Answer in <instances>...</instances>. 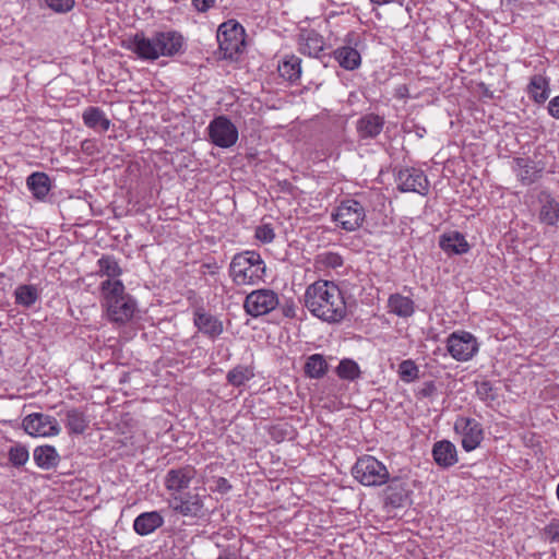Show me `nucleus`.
Segmentation results:
<instances>
[{"mask_svg": "<svg viewBox=\"0 0 559 559\" xmlns=\"http://www.w3.org/2000/svg\"><path fill=\"white\" fill-rule=\"evenodd\" d=\"M102 306L109 321L126 324L138 310L135 299L126 293L120 280H105L100 283Z\"/></svg>", "mask_w": 559, "mask_h": 559, "instance_id": "nucleus-2", "label": "nucleus"}, {"mask_svg": "<svg viewBox=\"0 0 559 559\" xmlns=\"http://www.w3.org/2000/svg\"><path fill=\"white\" fill-rule=\"evenodd\" d=\"M85 428V420L81 414L72 412V432H82Z\"/></svg>", "mask_w": 559, "mask_h": 559, "instance_id": "nucleus-44", "label": "nucleus"}, {"mask_svg": "<svg viewBox=\"0 0 559 559\" xmlns=\"http://www.w3.org/2000/svg\"><path fill=\"white\" fill-rule=\"evenodd\" d=\"M539 221L546 225L555 226L559 219V202L550 195L540 200Z\"/></svg>", "mask_w": 559, "mask_h": 559, "instance_id": "nucleus-27", "label": "nucleus"}, {"mask_svg": "<svg viewBox=\"0 0 559 559\" xmlns=\"http://www.w3.org/2000/svg\"><path fill=\"white\" fill-rule=\"evenodd\" d=\"M332 219L345 231H356L366 221V210L359 201L346 199L332 213Z\"/></svg>", "mask_w": 559, "mask_h": 559, "instance_id": "nucleus-6", "label": "nucleus"}, {"mask_svg": "<svg viewBox=\"0 0 559 559\" xmlns=\"http://www.w3.org/2000/svg\"><path fill=\"white\" fill-rule=\"evenodd\" d=\"M344 260L337 252L325 251L314 258V266L319 270L337 269L343 266Z\"/></svg>", "mask_w": 559, "mask_h": 559, "instance_id": "nucleus-37", "label": "nucleus"}, {"mask_svg": "<svg viewBox=\"0 0 559 559\" xmlns=\"http://www.w3.org/2000/svg\"><path fill=\"white\" fill-rule=\"evenodd\" d=\"M27 186L37 199H43L49 192V178L44 173H34L27 178Z\"/></svg>", "mask_w": 559, "mask_h": 559, "instance_id": "nucleus-35", "label": "nucleus"}, {"mask_svg": "<svg viewBox=\"0 0 559 559\" xmlns=\"http://www.w3.org/2000/svg\"><path fill=\"white\" fill-rule=\"evenodd\" d=\"M278 296L271 289H257L247 295L243 308L251 317L270 313L278 306Z\"/></svg>", "mask_w": 559, "mask_h": 559, "instance_id": "nucleus-9", "label": "nucleus"}, {"mask_svg": "<svg viewBox=\"0 0 559 559\" xmlns=\"http://www.w3.org/2000/svg\"><path fill=\"white\" fill-rule=\"evenodd\" d=\"M97 265L98 270L96 271V274L99 276H106L107 280H118L122 274L121 266L112 255H103L98 259Z\"/></svg>", "mask_w": 559, "mask_h": 559, "instance_id": "nucleus-29", "label": "nucleus"}, {"mask_svg": "<svg viewBox=\"0 0 559 559\" xmlns=\"http://www.w3.org/2000/svg\"><path fill=\"white\" fill-rule=\"evenodd\" d=\"M197 471L191 465L169 469L164 478V485L169 492V497L187 491Z\"/></svg>", "mask_w": 559, "mask_h": 559, "instance_id": "nucleus-12", "label": "nucleus"}, {"mask_svg": "<svg viewBox=\"0 0 559 559\" xmlns=\"http://www.w3.org/2000/svg\"><path fill=\"white\" fill-rule=\"evenodd\" d=\"M84 123L94 130L105 132L109 129L110 120L98 107H88L83 114Z\"/></svg>", "mask_w": 559, "mask_h": 559, "instance_id": "nucleus-26", "label": "nucleus"}, {"mask_svg": "<svg viewBox=\"0 0 559 559\" xmlns=\"http://www.w3.org/2000/svg\"><path fill=\"white\" fill-rule=\"evenodd\" d=\"M385 119L383 116L368 112L362 115L356 122V132L360 141L376 139L383 130Z\"/></svg>", "mask_w": 559, "mask_h": 559, "instance_id": "nucleus-15", "label": "nucleus"}, {"mask_svg": "<svg viewBox=\"0 0 559 559\" xmlns=\"http://www.w3.org/2000/svg\"><path fill=\"white\" fill-rule=\"evenodd\" d=\"M354 36H355V34H348L347 35V43L348 44H352V38L350 37H354Z\"/></svg>", "mask_w": 559, "mask_h": 559, "instance_id": "nucleus-50", "label": "nucleus"}, {"mask_svg": "<svg viewBox=\"0 0 559 559\" xmlns=\"http://www.w3.org/2000/svg\"><path fill=\"white\" fill-rule=\"evenodd\" d=\"M265 269L260 253L243 251L234 255L229 264V275L238 286L254 285L263 280Z\"/></svg>", "mask_w": 559, "mask_h": 559, "instance_id": "nucleus-3", "label": "nucleus"}, {"mask_svg": "<svg viewBox=\"0 0 559 559\" xmlns=\"http://www.w3.org/2000/svg\"><path fill=\"white\" fill-rule=\"evenodd\" d=\"M476 385V394L481 401H493L496 399V394L493 392V388L490 381L481 380L475 383Z\"/></svg>", "mask_w": 559, "mask_h": 559, "instance_id": "nucleus-41", "label": "nucleus"}, {"mask_svg": "<svg viewBox=\"0 0 559 559\" xmlns=\"http://www.w3.org/2000/svg\"><path fill=\"white\" fill-rule=\"evenodd\" d=\"M447 348L455 360L467 361L477 353L478 344L468 332H453L447 340Z\"/></svg>", "mask_w": 559, "mask_h": 559, "instance_id": "nucleus-10", "label": "nucleus"}, {"mask_svg": "<svg viewBox=\"0 0 559 559\" xmlns=\"http://www.w3.org/2000/svg\"><path fill=\"white\" fill-rule=\"evenodd\" d=\"M156 41L159 57H171L181 50L183 37L176 31L156 32Z\"/></svg>", "mask_w": 559, "mask_h": 559, "instance_id": "nucleus-18", "label": "nucleus"}, {"mask_svg": "<svg viewBox=\"0 0 559 559\" xmlns=\"http://www.w3.org/2000/svg\"><path fill=\"white\" fill-rule=\"evenodd\" d=\"M439 246L448 254H463L469 250L468 242L459 231H450L440 236Z\"/></svg>", "mask_w": 559, "mask_h": 559, "instance_id": "nucleus-21", "label": "nucleus"}, {"mask_svg": "<svg viewBox=\"0 0 559 559\" xmlns=\"http://www.w3.org/2000/svg\"><path fill=\"white\" fill-rule=\"evenodd\" d=\"M164 516L158 511L143 512L133 521V530L141 536L154 533L164 525Z\"/></svg>", "mask_w": 559, "mask_h": 559, "instance_id": "nucleus-19", "label": "nucleus"}, {"mask_svg": "<svg viewBox=\"0 0 559 559\" xmlns=\"http://www.w3.org/2000/svg\"><path fill=\"white\" fill-rule=\"evenodd\" d=\"M557 497L559 499V484H558V487H557Z\"/></svg>", "mask_w": 559, "mask_h": 559, "instance_id": "nucleus-51", "label": "nucleus"}, {"mask_svg": "<svg viewBox=\"0 0 559 559\" xmlns=\"http://www.w3.org/2000/svg\"><path fill=\"white\" fill-rule=\"evenodd\" d=\"M254 377L253 368L250 366L238 365L227 372V382L236 388L245 385Z\"/></svg>", "mask_w": 559, "mask_h": 559, "instance_id": "nucleus-34", "label": "nucleus"}, {"mask_svg": "<svg viewBox=\"0 0 559 559\" xmlns=\"http://www.w3.org/2000/svg\"><path fill=\"white\" fill-rule=\"evenodd\" d=\"M333 56L338 64L345 70H355L361 63L360 53L356 48L349 45L340 47L333 51Z\"/></svg>", "mask_w": 559, "mask_h": 559, "instance_id": "nucleus-25", "label": "nucleus"}, {"mask_svg": "<svg viewBox=\"0 0 559 559\" xmlns=\"http://www.w3.org/2000/svg\"><path fill=\"white\" fill-rule=\"evenodd\" d=\"M454 430L462 436V447L467 452L475 450L484 439L481 425L474 418L459 417Z\"/></svg>", "mask_w": 559, "mask_h": 559, "instance_id": "nucleus-11", "label": "nucleus"}, {"mask_svg": "<svg viewBox=\"0 0 559 559\" xmlns=\"http://www.w3.org/2000/svg\"><path fill=\"white\" fill-rule=\"evenodd\" d=\"M352 474L364 486H381L388 483L390 474L383 463L371 455L359 457Z\"/></svg>", "mask_w": 559, "mask_h": 559, "instance_id": "nucleus-5", "label": "nucleus"}, {"mask_svg": "<svg viewBox=\"0 0 559 559\" xmlns=\"http://www.w3.org/2000/svg\"><path fill=\"white\" fill-rule=\"evenodd\" d=\"M300 62V58L294 55L286 57L283 62L278 64L280 75L290 82L297 81L301 74Z\"/></svg>", "mask_w": 559, "mask_h": 559, "instance_id": "nucleus-30", "label": "nucleus"}, {"mask_svg": "<svg viewBox=\"0 0 559 559\" xmlns=\"http://www.w3.org/2000/svg\"><path fill=\"white\" fill-rule=\"evenodd\" d=\"M207 131L211 142L222 148L231 147L238 140L237 127L225 116L214 118Z\"/></svg>", "mask_w": 559, "mask_h": 559, "instance_id": "nucleus-7", "label": "nucleus"}, {"mask_svg": "<svg viewBox=\"0 0 559 559\" xmlns=\"http://www.w3.org/2000/svg\"><path fill=\"white\" fill-rule=\"evenodd\" d=\"M254 236L259 241L263 243H269L273 241L275 234L274 229L270 224H263L255 228Z\"/></svg>", "mask_w": 559, "mask_h": 559, "instance_id": "nucleus-42", "label": "nucleus"}, {"mask_svg": "<svg viewBox=\"0 0 559 559\" xmlns=\"http://www.w3.org/2000/svg\"><path fill=\"white\" fill-rule=\"evenodd\" d=\"M432 456L436 464L443 468L451 467L457 462L456 448L448 440L438 441L433 444Z\"/></svg>", "mask_w": 559, "mask_h": 559, "instance_id": "nucleus-20", "label": "nucleus"}, {"mask_svg": "<svg viewBox=\"0 0 559 559\" xmlns=\"http://www.w3.org/2000/svg\"><path fill=\"white\" fill-rule=\"evenodd\" d=\"M35 463L41 468H51L58 463V454L50 445L37 447L33 453Z\"/></svg>", "mask_w": 559, "mask_h": 559, "instance_id": "nucleus-31", "label": "nucleus"}, {"mask_svg": "<svg viewBox=\"0 0 559 559\" xmlns=\"http://www.w3.org/2000/svg\"><path fill=\"white\" fill-rule=\"evenodd\" d=\"M336 374L347 381H355L360 378L361 371L358 364L349 358H344L336 367Z\"/></svg>", "mask_w": 559, "mask_h": 559, "instance_id": "nucleus-38", "label": "nucleus"}, {"mask_svg": "<svg viewBox=\"0 0 559 559\" xmlns=\"http://www.w3.org/2000/svg\"><path fill=\"white\" fill-rule=\"evenodd\" d=\"M399 374L404 382H413L419 378V369L413 360H403L399 366Z\"/></svg>", "mask_w": 559, "mask_h": 559, "instance_id": "nucleus-40", "label": "nucleus"}, {"mask_svg": "<svg viewBox=\"0 0 559 559\" xmlns=\"http://www.w3.org/2000/svg\"><path fill=\"white\" fill-rule=\"evenodd\" d=\"M46 3L57 12H67L70 10V0H46Z\"/></svg>", "mask_w": 559, "mask_h": 559, "instance_id": "nucleus-43", "label": "nucleus"}, {"mask_svg": "<svg viewBox=\"0 0 559 559\" xmlns=\"http://www.w3.org/2000/svg\"><path fill=\"white\" fill-rule=\"evenodd\" d=\"M528 93L536 103H544L549 97V82L543 75H534L528 84Z\"/></svg>", "mask_w": 559, "mask_h": 559, "instance_id": "nucleus-32", "label": "nucleus"}, {"mask_svg": "<svg viewBox=\"0 0 559 559\" xmlns=\"http://www.w3.org/2000/svg\"><path fill=\"white\" fill-rule=\"evenodd\" d=\"M230 490H231V485L229 484V481L226 478L218 477L215 480L214 491H217V492L224 495V493H227Z\"/></svg>", "mask_w": 559, "mask_h": 559, "instance_id": "nucleus-45", "label": "nucleus"}, {"mask_svg": "<svg viewBox=\"0 0 559 559\" xmlns=\"http://www.w3.org/2000/svg\"><path fill=\"white\" fill-rule=\"evenodd\" d=\"M23 428L26 433L33 437H47L58 433L57 420L41 413H33L23 419Z\"/></svg>", "mask_w": 559, "mask_h": 559, "instance_id": "nucleus-14", "label": "nucleus"}, {"mask_svg": "<svg viewBox=\"0 0 559 559\" xmlns=\"http://www.w3.org/2000/svg\"><path fill=\"white\" fill-rule=\"evenodd\" d=\"M324 41L314 31H306L299 38V51L309 57H318L323 50Z\"/></svg>", "mask_w": 559, "mask_h": 559, "instance_id": "nucleus-23", "label": "nucleus"}, {"mask_svg": "<svg viewBox=\"0 0 559 559\" xmlns=\"http://www.w3.org/2000/svg\"><path fill=\"white\" fill-rule=\"evenodd\" d=\"M548 112L551 117L559 120V95L548 103Z\"/></svg>", "mask_w": 559, "mask_h": 559, "instance_id": "nucleus-47", "label": "nucleus"}, {"mask_svg": "<svg viewBox=\"0 0 559 559\" xmlns=\"http://www.w3.org/2000/svg\"><path fill=\"white\" fill-rule=\"evenodd\" d=\"M304 302L314 317L328 323H340L347 317L344 294L332 281L319 280L309 285Z\"/></svg>", "mask_w": 559, "mask_h": 559, "instance_id": "nucleus-1", "label": "nucleus"}, {"mask_svg": "<svg viewBox=\"0 0 559 559\" xmlns=\"http://www.w3.org/2000/svg\"><path fill=\"white\" fill-rule=\"evenodd\" d=\"M8 457L14 467H22L28 461L29 453L25 445L15 443L9 449Z\"/></svg>", "mask_w": 559, "mask_h": 559, "instance_id": "nucleus-39", "label": "nucleus"}, {"mask_svg": "<svg viewBox=\"0 0 559 559\" xmlns=\"http://www.w3.org/2000/svg\"><path fill=\"white\" fill-rule=\"evenodd\" d=\"M194 324L203 334L214 338L223 333V323L214 316L197 311Z\"/></svg>", "mask_w": 559, "mask_h": 559, "instance_id": "nucleus-22", "label": "nucleus"}, {"mask_svg": "<svg viewBox=\"0 0 559 559\" xmlns=\"http://www.w3.org/2000/svg\"><path fill=\"white\" fill-rule=\"evenodd\" d=\"M388 308L391 313L400 318L412 317L415 312L414 300L401 294H392L388 300Z\"/></svg>", "mask_w": 559, "mask_h": 559, "instance_id": "nucleus-24", "label": "nucleus"}, {"mask_svg": "<svg viewBox=\"0 0 559 559\" xmlns=\"http://www.w3.org/2000/svg\"><path fill=\"white\" fill-rule=\"evenodd\" d=\"M156 43V33L150 38L145 37L143 33H136L130 40V48L141 59L156 60L159 58Z\"/></svg>", "mask_w": 559, "mask_h": 559, "instance_id": "nucleus-16", "label": "nucleus"}, {"mask_svg": "<svg viewBox=\"0 0 559 559\" xmlns=\"http://www.w3.org/2000/svg\"><path fill=\"white\" fill-rule=\"evenodd\" d=\"M512 169L518 179L524 186L534 183L542 174V169L537 167L536 163L526 157H516L512 162Z\"/></svg>", "mask_w": 559, "mask_h": 559, "instance_id": "nucleus-17", "label": "nucleus"}, {"mask_svg": "<svg viewBox=\"0 0 559 559\" xmlns=\"http://www.w3.org/2000/svg\"><path fill=\"white\" fill-rule=\"evenodd\" d=\"M304 369L309 378L320 379L328 371V362L322 355L313 354L307 358Z\"/></svg>", "mask_w": 559, "mask_h": 559, "instance_id": "nucleus-33", "label": "nucleus"}, {"mask_svg": "<svg viewBox=\"0 0 559 559\" xmlns=\"http://www.w3.org/2000/svg\"><path fill=\"white\" fill-rule=\"evenodd\" d=\"M205 496L198 492L183 491L175 497H169V508L185 518H201L204 510Z\"/></svg>", "mask_w": 559, "mask_h": 559, "instance_id": "nucleus-8", "label": "nucleus"}, {"mask_svg": "<svg viewBox=\"0 0 559 559\" xmlns=\"http://www.w3.org/2000/svg\"><path fill=\"white\" fill-rule=\"evenodd\" d=\"M282 312L286 318H295L296 317V305L293 300H289L284 304L282 307Z\"/></svg>", "mask_w": 559, "mask_h": 559, "instance_id": "nucleus-48", "label": "nucleus"}, {"mask_svg": "<svg viewBox=\"0 0 559 559\" xmlns=\"http://www.w3.org/2000/svg\"><path fill=\"white\" fill-rule=\"evenodd\" d=\"M40 296V290L35 285L23 284L15 288V304L25 308L32 307Z\"/></svg>", "mask_w": 559, "mask_h": 559, "instance_id": "nucleus-28", "label": "nucleus"}, {"mask_svg": "<svg viewBox=\"0 0 559 559\" xmlns=\"http://www.w3.org/2000/svg\"><path fill=\"white\" fill-rule=\"evenodd\" d=\"M397 479H393L385 489V504L393 508H401L404 506L407 493L406 490L396 484Z\"/></svg>", "mask_w": 559, "mask_h": 559, "instance_id": "nucleus-36", "label": "nucleus"}, {"mask_svg": "<svg viewBox=\"0 0 559 559\" xmlns=\"http://www.w3.org/2000/svg\"><path fill=\"white\" fill-rule=\"evenodd\" d=\"M370 1L374 4L382 5V4H388V3L394 2L395 0H370Z\"/></svg>", "mask_w": 559, "mask_h": 559, "instance_id": "nucleus-49", "label": "nucleus"}, {"mask_svg": "<svg viewBox=\"0 0 559 559\" xmlns=\"http://www.w3.org/2000/svg\"><path fill=\"white\" fill-rule=\"evenodd\" d=\"M219 51L225 59H234L245 48V28L236 20H228L218 26L216 35Z\"/></svg>", "mask_w": 559, "mask_h": 559, "instance_id": "nucleus-4", "label": "nucleus"}, {"mask_svg": "<svg viewBox=\"0 0 559 559\" xmlns=\"http://www.w3.org/2000/svg\"><path fill=\"white\" fill-rule=\"evenodd\" d=\"M397 187L403 192H416L426 195L429 192V181L425 173L417 168L401 169L397 174Z\"/></svg>", "mask_w": 559, "mask_h": 559, "instance_id": "nucleus-13", "label": "nucleus"}, {"mask_svg": "<svg viewBox=\"0 0 559 559\" xmlns=\"http://www.w3.org/2000/svg\"><path fill=\"white\" fill-rule=\"evenodd\" d=\"M215 3V0H192V4L199 12H206Z\"/></svg>", "mask_w": 559, "mask_h": 559, "instance_id": "nucleus-46", "label": "nucleus"}]
</instances>
